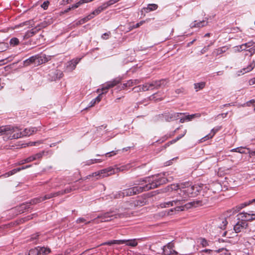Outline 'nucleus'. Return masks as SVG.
<instances>
[{
    "label": "nucleus",
    "instance_id": "nucleus-56",
    "mask_svg": "<svg viewBox=\"0 0 255 255\" xmlns=\"http://www.w3.org/2000/svg\"><path fill=\"white\" fill-rule=\"evenodd\" d=\"M38 236L39 235L38 234L33 235L30 239L31 241H34L36 240L38 237Z\"/></svg>",
    "mask_w": 255,
    "mask_h": 255
},
{
    "label": "nucleus",
    "instance_id": "nucleus-13",
    "mask_svg": "<svg viewBox=\"0 0 255 255\" xmlns=\"http://www.w3.org/2000/svg\"><path fill=\"white\" fill-rule=\"evenodd\" d=\"M255 67V62L253 61L247 68H243L241 71L237 72V75L240 76L241 74H244L245 73L248 72L252 70Z\"/></svg>",
    "mask_w": 255,
    "mask_h": 255
},
{
    "label": "nucleus",
    "instance_id": "nucleus-48",
    "mask_svg": "<svg viewBox=\"0 0 255 255\" xmlns=\"http://www.w3.org/2000/svg\"><path fill=\"white\" fill-rule=\"evenodd\" d=\"M105 93V91H103L102 93L100 94L97 97H96L95 99H94L95 100V101L97 102V103H99L101 100V99H102V95L103 94H104Z\"/></svg>",
    "mask_w": 255,
    "mask_h": 255
},
{
    "label": "nucleus",
    "instance_id": "nucleus-2",
    "mask_svg": "<svg viewBox=\"0 0 255 255\" xmlns=\"http://www.w3.org/2000/svg\"><path fill=\"white\" fill-rule=\"evenodd\" d=\"M167 182V179L164 176H152L151 177H146L138 181V183L135 184L137 186L124 190L123 192H120L118 194L114 195V198H118L139 194L142 192L157 188L160 185L165 184Z\"/></svg>",
    "mask_w": 255,
    "mask_h": 255
},
{
    "label": "nucleus",
    "instance_id": "nucleus-42",
    "mask_svg": "<svg viewBox=\"0 0 255 255\" xmlns=\"http://www.w3.org/2000/svg\"><path fill=\"white\" fill-rule=\"evenodd\" d=\"M246 148L245 147H240L238 148V152H239L240 153H247V152H246Z\"/></svg>",
    "mask_w": 255,
    "mask_h": 255
},
{
    "label": "nucleus",
    "instance_id": "nucleus-12",
    "mask_svg": "<svg viewBox=\"0 0 255 255\" xmlns=\"http://www.w3.org/2000/svg\"><path fill=\"white\" fill-rule=\"evenodd\" d=\"M53 198L52 193H50L49 194L45 195L43 197H40L39 198H35L32 200L30 202V204H36L38 203H39L41 201H44L47 199H49Z\"/></svg>",
    "mask_w": 255,
    "mask_h": 255
},
{
    "label": "nucleus",
    "instance_id": "nucleus-21",
    "mask_svg": "<svg viewBox=\"0 0 255 255\" xmlns=\"http://www.w3.org/2000/svg\"><path fill=\"white\" fill-rule=\"evenodd\" d=\"M205 85L206 83L204 82L195 83L194 84V89L196 92H198L200 90H202L205 87Z\"/></svg>",
    "mask_w": 255,
    "mask_h": 255
},
{
    "label": "nucleus",
    "instance_id": "nucleus-46",
    "mask_svg": "<svg viewBox=\"0 0 255 255\" xmlns=\"http://www.w3.org/2000/svg\"><path fill=\"white\" fill-rule=\"evenodd\" d=\"M173 244L171 243H168L167 245L164 246L163 247H166V249H169V250H172V248H173Z\"/></svg>",
    "mask_w": 255,
    "mask_h": 255
},
{
    "label": "nucleus",
    "instance_id": "nucleus-31",
    "mask_svg": "<svg viewBox=\"0 0 255 255\" xmlns=\"http://www.w3.org/2000/svg\"><path fill=\"white\" fill-rule=\"evenodd\" d=\"M19 43V40L15 37L11 38L10 40V44L11 45L15 46Z\"/></svg>",
    "mask_w": 255,
    "mask_h": 255
},
{
    "label": "nucleus",
    "instance_id": "nucleus-35",
    "mask_svg": "<svg viewBox=\"0 0 255 255\" xmlns=\"http://www.w3.org/2000/svg\"><path fill=\"white\" fill-rule=\"evenodd\" d=\"M113 244H123L126 243L127 242L126 240H113Z\"/></svg>",
    "mask_w": 255,
    "mask_h": 255
},
{
    "label": "nucleus",
    "instance_id": "nucleus-4",
    "mask_svg": "<svg viewBox=\"0 0 255 255\" xmlns=\"http://www.w3.org/2000/svg\"><path fill=\"white\" fill-rule=\"evenodd\" d=\"M237 216L239 221L234 227V230L236 233H240L247 228L248 227L247 221L255 220V213H248L243 212L239 214Z\"/></svg>",
    "mask_w": 255,
    "mask_h": 255
},
{
    "label": "nucleus",
    "instance_id": "nucleus-20",
    "mask_svg": "<svg viewBox=\"0 0 255 255\" xmlns=\"http://www.w3.org/2000/svg\"><path fill=\"white\" fill-rule=\"evenodd\" d=\"M207 23V22H206L205 21L203 20L202 21H200L197 22L196 21H195L193 23L191 24V27H203L206 25Z\"/></svg>",
    "mask_w": 255,
    "mask_h": 255
},
{
    "label": "nucleus",
    "instance_id": "nucleus-38",
    "mask_svg": "<svg viewBox=\"0 0 255 255\" xmlns=\"http://www.w3.org/2000/svg\"><path fill=\"white\" fill-rule=\"evenodd\" d=\"M213 44V43H211V44L210 45H208V46H205L201 51V53L202 54H204L205 53V52H206L208 50H209V47L211 45H212Z\"/></svg>",
    "mask_w": 255,
    "mask_h": 255
},
{
    "label": "nucleus",
    "instance_id": "nucleus-14",
    "mask_svg": "<svg viewBox=\"0 0 255 255\" xmlns=\"http://www.w3.org/2000/svg\"><path fill=\"white\" fill-rule=\"evenodd\" d=\"M155 89H158L161 87H163L166 86L167 83V81L166 79H161L158 81H153Z\"/></svg>",
    "mask_w": 255,
    "mask_h": 255
},
{
    "label": "nucleus",
    "instance_id": "nucleus-19",
    "mask_svg": "<svg viewBox=\"0 0 255 255\" xmlns=\"http://www.w3.org/2000/svg\"><path fill=\"white\" fill-rule=\"evenodd\" d=\"M39 251V255H45L51 252L49 248L45 247H37Z\"/></svg>",
    "mask_w": 255,
    "mask_h": 255
},
{
    "label": "nucleus",
    "instance_id": "nucleus-64",
    "mask_svg": "<svg viewBox=\"0 0 255 255\" xmlns=\"http://www.w3.org/2000/svg\"><path fill=\"white\" fill-rule=\"evenodd\" d=\"M251 49L252 50H250V52H252L253 50L254 53L255 52V45Z\"/></svg>",
    "mask_w": 255,
    "mask_h": 255
},
{
    "label": "nucleus",
    "instance_id": "nucleus-55",
    "mask_svg": "<svg viewBox=\"0 0 255 255\" xmlns=\"http://www.w3.org/2000/svg\"><path fill=\"white\" fill-rule=\"evenodd\" d=\"M248 206V204H247V202H245V203H244L241 204L240 205V206L239 207V208L240 209H242V208H244V207H246V206Z\"/></svg>",
    "mask_w": 255,
    "mask_h": 255
},
{
    "label": "nucleus",
    "instance_id": "nucleus-15",
    "mask_svg": "<svg viewBox=\"0 0 255 255\" xmlns=\"http://www.w3.org/2000/svg\"><path fill=\"white\" fill-rule=\"evenodd\" d=\"M228 47H227L226 46H224L221 48L216 49L213 51L212 55L214 56H217L225 52L228 50Z\"/></svg>",
    "mask_w": 255,
    "mask_h": 255
},
{
    "label": "nucleus",
    "instance_id": "nucleus-23",
    "mask_svg": "<svg viewBox=\"0 0 255 255\" xmlns=\"http://www.w3.org/2000/svg\"><path fill=\"white\" fill-rule=\"evenodd\" d=\"M157 7L158 5L156 4H149L147 7L144 8V9L146 10V12H148L149 11L156 10Z\"/></svg>",
    "mask_w": 255,
    "mask_h": 255
},
{
    "label": "nucleus",
    "instance_id": "nucleus-49",
    "mask_svg": "<svg viewBox=\"0 0 255 255\" xmlns=\"http://www.w3.org/2000/svg\"><path fill=\"white\" fill-rule=\"evenodd\" d=\"M72 190V189L71 187L67 188L64 190H62L63 194H65L68 193L70 192Z\"/></svg>",
    "mask_w": 255,
    "mask_h": 255
},
{
    "label": "nucleus",
    "instance_id": "nucleus-41",
    "mask_svg": "<svg viewBox=\"0 0 255 255\" xmlns=\"http://www.w3.org/2000/svg\"><path fill=\"white\" fill-rule=\"evenodd\" d=\"M49 4V2L48 1H44L41 5V7L44 9H46L48 6V5Z\"/></svg>",
    "mask_w": 255,
    "mask_h": 255
},
{
    "label": "nucleus",
    "instance_id": "nucleus-28",
    "mask_svg": "<svg viewBox=\"0 0 255 255\" xmlns=\"http://www.w3.org/2000/svg\"><path fill=\"white\" fill-rule=\"evenodd\" d=\"M87 0H80L79 2H78L77 3H76V4L73 5L72 6V8H73V9L74 8H77L81 4L84 3H86V2H89L88 1H87Z\"/></svg>",
    "mask_w": 255,
    "mask_h": 255
},
{
    "label": "nucleus",
    "instance_id": "nucleus-9",
    "mask_svg": "<svg viewBox=\"0 0 255 255\" xmlns=\"http://www.w3.org/2000/svg\"><path fill=\"white\" fill-rule=\"evenodd\" d=\"M120 82H121V79H119V78L115 79L112 81L108 82L106 84V85L105 87H103L101 90L102 91H105V93H107V90L109 89L114 87V86H115L116 85H117Z\"/></svg>",
    "mask_w": 255,
    "mask_h": 255
},
{
    "label": "nucleus",
    "instance_id": "nucleus-27",
    "mask_svg": "<svg viewBox=\"0 0 255 255\" xmlns=\"http://www.w3.org/2000/svg\"><path fill=\"white\" fill-rule=\"evenodd\" d=\"M140 83L139 80H130L128 81V87L132 86L134 85H136Z\"/></svg>",
    "mask_w": 255,
    "mask_h": 255
},
{
    "label": "nucleus",
    "instance_id": "nucleus-7",
    "mask_svg": "<svg viewBox=\"0 0 255 255\" xmlns=\"http://www.w3.org/2000/svg\"><path fill=\"white\" fill-rule=\"evenodd\" d=\"M43 57L45 58V56H39V55H35L31 56L29 58L24 60L23 61V65L24 66H27L30 65L32 63H36V61H37V62L38 63H40V62L41 63L45 62L46 60L44 59V60L42 59V58Z\"/></svg>",
    "mask_w": 255,
    "mask_h": 255
},
{
    "label": "nucleus",
    "instance_id": "nucleus-43",
    "mask_svg": "<svg viewBox=\"0 0 255 255\" xmlns=\"http://www.w3.org/2000/svg\"><path fill=\"white\" fill-rule=\"evenodd\" d=\"M80 59H76L74 61H71V64H73L72 69H74L76 67V65L79 63Z\"/></svg>",
    "mask_w": 255,
    "mask_h": 255
},
{
    "label": "nucleus",
    "instance_id": "nucleus-45",
    "mask_svg": "<svg viewBox=\"0 0 255 255\" xmlns=\"http://www.w3.org/2000/svg\"><path fill=\"white\" fill-rule=\"evenodd\" d=\"M141 88H142V85H139V86L134 87L132 89V90H134L135 92H141Z\"/></svg>",
    "mask_w": 255,
    "mask_h": 255
},
{
    "label": "nucleus",
    "instance_id": "nucleus-25",
    "mask_svg": "<svg viewBox=\"0 0 255 255\" xmlns=\"http://www.w3.org/2000/svg\"><path fill=\"white\" fill-rule=\"evenodd\" d=\"M126 245L127 246H129L131 247H135L137 245V242H136L135 239L130 240H126Z\"/></svg>",
    "mask_w": 255,
    "mask_h": 255
},
{
    "label": "nucleus",
    "instance_id": "nucleus-10",
    "mask_svg": "<svg viewBox=\"0 0 255 255\" xmlns=\"http://www.w3.org/2000/svg\"><path fill=\"white\" fill-rule=\"evenodd\" d=\"M183 114L181 113H172L165 114L163 116L167 122H171L178 119L179 115Z\"/></svg>",
    "mask_w": 255,
    "mask_h": 255
},
{
    "label": "nucleus",
    "instance_id": "nucleus-47",
    "mask_svg": "<svg viewBox=\"0 0 255 255\" xmlns=\"http://www.w3.org/2000/svg\"><path fill=\"white\" fill-rule=\"evenodd\" d=\"M63 195V193H62V191H60L52 193L53 197H57V196H61V195Z\"/></svg>",
    "mask_w": 255,
    "mask_h": 255
},
{
    "label": "nucleus",
    "instance_id": "nucleus-18",
    "mask_svg": "<svg viewBox=\"0 0 255 255\" xmlns=\"http://www.w3.org/2000/svg\"><path fill=\"white\" fill-rule=\"evenodd\" d=\"M218 226L219 228L224 230L228 224V221L226 218H220L218 220Z\"/></svg>",
    "mask_w": 255,
    "mask_h": 255
},
{
    "label": "nucleus",
    "instance_id": "nucleus-58",
    "mask_svg": "<svg viewBox=\"0 0 255 255\" xmlns=\"http://www.w3.org/2000/svg\"><path fill=\"white\" fill-rule=\"evenodd\" d=\"M30 166H31V165H26V166H22V167H21V168H18V169H20V170H21L25 169H26V168H28V167H30Z\"/></svg>",
    "mask_w": 255,
    "mask_h": 255
},
{
    "label": "nucleus",
    "instance_id": "nucleus-57",
    "mask_svg": "<svg viewBox=\"0 0 255 255\" xmlns=\"http://www.w3.org/2000/svg\"><path fill=\"white\" fill-rule=\"evenodd\" d=\"M97 103L95 99H93L90 103L91 104V105H90V107H93L94 106L96 103Z\"/></svg>",
    "mask_w": 255,
    "mask_h": 255
},
{
    "label": "nucleus",
    "instance_id": "nucleus-36",
    "mask_svg": "<svg viewBox=\"0 0 255 255\" xmlns=\"http://www.w3.org/2000/svg\"><path fill=\"white\" fill-rule=\"evenodd\" d=\"M43 143V141L42 140H39L35 142H30L28 143H27L28 146H33V145H36L37 144H39Z\"/></svg>",
    "mask_w": 255,
    "mask_h": 255
},
{
    "label": "nucleus",
    "instance_id": "nucleus-61",
    "mask_svg": "<svg viewBox=\"0 0 255 255\" xmlns=\"http://www.w3.org/2000/svg\"><path fill=\"white\" fill-rule=\"evenodd\" d=\"M26 163V162H24V160H21V161H19V162L17 163V164H18V165H21V164H24V163Z\"/></svg>",
    "mask_w": 255,
    "mask_h": 255
},
{
    "label": "nucleus",
    "instance_id": "nucleus-6",
    "mask_svg": "<svg viewBox=\"0 0 255 255\" xmlns=\"http://www.w3.org/2000/svg\"><path fill=\"white\" fill-rule=\"evenodd\" d=\"M105 9V7H104V6L103 4L102 5L98 7L97 9L94 10L91 14L80 20L78 21V22H77V24H82L85 23L86 22L93 18L95 16L99 14L100 12H101L103 10H104Z\"/></svg>",
    "mask_w": 255,
    "mask_h": 255
},
{
    "label": "nucleus",
    "instance_id": "nucleus-59",
    "mask_svg": "<svg viewBox=\"0 0 255 255\" xmlns=\"http://www.w3.org/2000/svg\"><path fill=\"white\" fill-rule=\"evenodd\" d=\"M187 121L186 119H185V117L184 118H181L180 120V123H184L185 121Z\"/></svg>",
    "mask_w": 255,
    "mask_h": 255
},
{
    "label": "nucleus",
    "instance_id": "nucleus-50",
    "mask_svg": "<svg viewBox=\"0 0 255 255\" xmlns=\"http://www.w3.org/2000/svg\"><path fill=\"white\" fill-rule=\"evenodd\" d=\"M19 171H20V169H18V168H16V169H14L12 170L11 171H10L9 172H8V174L12 175Z\"/></svg>",
    "mask_w": 255,
    "mask_h": 255
},
{
    "label": "nucleus",
    "instance_id": "nucleus-22",
    "mask_svg": "<svg viewBox=\"0 0 255 255\" xmlns=\"http://www.w3.org/2000/svg\"><path fill=\"white\" fill-rule=\"evenodd\" d=\"M218 130L219 128H213L211 130V133L204 137L202 139H204V141H205L206 140L212 138Z\"/></svg>",
    "mask_w": 255,
    "mask_h": 255
},
{
    "label": "nucleus",
    "instance_id": "nucleus-8",
    "mask_svg": "<svg viewBox=\"0 0 255 255\" xmlns=\"http://www.w3.org/2000/svg\"><path fill=\"white\" fill-rule=\"evenodd\" d=\"M49 24L50 23L47 22V21H44L40 23L39 24L36 26L34 28L31 29L29 32V33L31 34V36H32L39 30H40L41 28L47 27Z\"/></svg>",
    "mask_w": 255,
    "mask_h": 255
},
{
    "label": "nucleus",
    "instance_id": "nucleus-52",
    "mask_svg": "<svg viewBox=\"0 0 255 255\" xmlns=\"http://www.w3.org/2000/svg\"><path fill=\"white\" fill-rule=\"evenodd\" d=\"M247 150H248V153L250 154V156L255 155V151H251L250 148H247Z\"/></svg>",
    "mask_w": 255,
    "mask_h": 255
},
{
    "label": "nucleus",
    "instance_id": "nucleus-34",
    "mask_svg": "<svg viewBox=\"0 0 255 255\" xmlns=\"http://www.w3.org/2000/svg\"><path fill=\"white\" fill-rule=\"evenodd\" d=\"M116 3L114 1V0H110L108 2L105 3L103 4V5L104 7H105V8H107L109 6L112 5Z\"/></svg>",
    "mask_w": 255,
    "mask_h": 255
},
{
    "label": "nucleus",
    "instance_id": "nucleus-60",
    "mask_svg": "<svg viewBox=\"0 0 255 255\" xmlns=\"http://www.w3.org/2000/svg\"><path fill=\"white\" fill-rule=\"evenodd\" d=\"M255 202V200L253 199L252 200H250L249 202H247L248 205H250V204H251L252 203H253Z\"/></svg>",
    "mask_w": 255,
    "mask_h": 255
},
{
    "label": "nucleus",
    "instance_id": "nucleus-16",
    "mask_svg": "<svg viewBox=\"0 0 255 255\" xmlns=\"http://www.w3.org/2000/svg\"><path fill=\"white\" fill-rule=\"evenodd\" d=\"M114 216L111 213H106L101 216H98V218H101L102 222H108L112 220V218Z\"/></svg>",
    "mask_w": 255,
    "mask_h": 255
},
{
    "label": "nucleus",
    "instance_id": "nucleus-54",
    "mask_svg": "<svg viewBox=\"0 0 255 255\" xmlns=\"http://www.w3.org/2000/svg\"><path fill=\"white\" fill-rule=\"evenodd\" d=\"M85 221H86V220L85 219H84L83 218H80L77 219V223H83Z\"/></svg>",
    "mask_w": 255,
    "mask_h": 255
},
{
    "label": "nucleus",
    "instance_id": "nucleus-11",
    "mask_svg": "<svg viewBox=\"0 0 255 255\" xmlns=\"http://www.w3.org/2000/svg\"><path fill=\"white\" fill-rule=\"evenodd\" d=\"M49 76L51 78V80H56L62 77L63 73L59 70H54L51 71L49 73Z\"/></svg>",
    "mask_w": 255,
    "mask_h": 255
},
{
    "label": "nucleus",
    "instance_id": "nucleus-39",
    "mask_svg": "<svg viewBox=\"0 0 255 255\" xmlns=\"http://www.w3.org/2000/svg\"><path fill=\"white\" fill-rule=\"evenodd\" d=\"M35 160V158L34 157V156L32 155V156H31L26 159H24V162H30L33 160Z\"/></svg>",
    "mask_w": 255,
    "mask_h": 255
},
{
    "label": "nucleus",
    "instance_id": "nucleus-26",
    "mask_svg": "<svg viewBox=\"0 0 255 255\" xmlns=\"http://www.w3.org/2000/svg\"><path fill=\"white\" fill-rule=\"evenodd\" d=\"M251 46L250 43H245L240 46V47H237L238 51H243L246 49V48Z\"/></svg>",
    "mask_w": 255,
    "mask_h": 255
},
{
    "label": "nucleus",
    "instance_id": "nucleus-24",
    "mask_svg": "<svg viewBox=\"0 0 255 255\" xmlns=\"http://www.w3.org/2000/svg\"><path fill=\"white\" fill-rule=\"evenodd\" d=\"M163 254L165 255H170L172 254H174L175 255L177 254V253L174 250H169L168 249H166V247H163L162 249Z\"/></svg>",
    "mask_w": 255,
    "mask_h": 255
},
{
    "label": "nucleus",
    "instance_id": "nucleus-17",
    "mask_svg": "<svg viewBox=\"0 0 255 255\" xmlns=\"http://www.w3.org/2000/svg\"><path fill=\"white\" fill-rule=\"evenodd\" d=\"M142 91H147L149 90H152L155 89L153 82L151 83H146L142 85Z\"/></svg>",
    "mask_w": 255,
    "mask_h": 255
},
{
    "label": "nucleus",
    "instance_id": "nucleus-51",
    "mask_svg": "<svg viewBox=\"0 0 255 255\" xmlns=\"http://www.w3.org/2000/svg\"><path fill=\"white\" fill-rule=\"evenodd\" d=\"M112 245H113V240L112 241H108V242H105V243H103L101 245H109V246H111Z\"/></svg>",
    "mask_w": 255,
    "mask_h": 255
},
{
    "label": "nucleus",
    "instance_id": "nucleus-3",
    "mask_svg": "<svg viewBox=\"0 0 255 255\" xmlns=\"http://www.w3.org/2000/svg\"><path fill=\"white\" fill-rule=\"evenodd\" d=\"M36 128H25L22 131L17 127L10 125L0 126V136L5 135L7 139H17L25 136H30L36 132Z\"/></svg>",
    "mask_w": 255,
    "mask_h": 255
},
{
    "label": "nucleus",
    "instance_id": "nucleus-33",
    "mask_svg": "<svg viewBox=\"0 0 255 255\" xmlns=\"http://www.w3.org/2000/svg\"><path fill=\"white\" fill-rule=\"evenodd\" d=\"M44 151H43L42 152H40L39 153H36L35 155H34L33 156H34V157L35 158V160L41 158L43 156V155H44Z\"/></svg>",
    "mask_w": 255,
    "mask_h": 255
},
{
    "label": "nucleus",
    "instance_id": "nucleus-5",
    "mask_svg": "<svg viewBox=\"0 0 255 255\" xmlns=\"http://www.w3.org/2000/svg\"><path fill=\"white\" fill-rule=\"evenodd\" d=\"M130 165L128 164L125 166H122L120 167L113 168L112 167H109L107 168H105L99 171L94 173L92 176H99L100 177L103 178L118 173L120 171L128 170L130 168Z\"/></svg>",
    "mask_w": 255,
    "mask_h": 255
},
{
    "label": "nucleus",
    "instance_id": "nucleus-32",
    "mask_svg": "<svg viewBox=\"0 0 255 255\" xmlns=\"http://www.w3.org/2000/svg\"><path fill=\"white\" fill-rule=\"evenodd\" d=\"M8 48L7 44L5 43H0V52L5 51Z\"/></svg>",
    "mask_w": 255,
    "mask_h": 255
},
{
    "label": "nucleus",
    "instance_id": "nucleus-53",
    "mask_svg": "<svg viewBox=\"0 0 255 255\" xmlns=\"http://www.w3.org/2000/svg\"><path fill=\"white\" fill-rule=\"evenodd\" d=\"M255 103V99L251 100L246 103V105L247 106H250L251 104H254Z\"/></svg>",
    "mask_w": 255,
    "mask_h": 255
},
{
    "label": "nucleus",
    "instance_id": "nucleus-44",
    "mask_svg": "<svg viewBox=\"0 0 255 255\" xmlns=\"http://www.w3.org/2000/svg\"><path fill=\"white\" fill-rule=\"evenodd\" d=\"M111 34L110 32L105 33L102 35V38L104 39H107L109 38L110 35Z\"/></svg>",
    "mask_w": 255,
    "mask_h": 255
},
{
    "label": "nucleus",
    "instance_id": "nucleus-30",
    "mask_svg": "<svg viewBox=\"0 0 255 255\" xmlns=\"http://www.w3.org/2000/svg\"><path fill=\"white\" fill-rule=\"evenodd\" d=\"M28 255H39V251L37 247L30 250L29 252Z\"/></svg>",
    "mask_w": 255,
    "mask_h": 255
},
{
    "label": "nucleus",
    "instance_id": "nucleus-62",
    "mask_svg": "<svg viewBox=\"0 0 255 255\" xmlns=\"http://www.w3.org/2000/svg\"><path fill=\"white\" fill-rule=\"evenodd\" d=\"M238 148H239V147H237V148H236L232 149L231 150V151H232V152H238Z\"/></svg>",
    "mask_w": 255,
    "mask_h": 255
},
{
    "label": "nucleus",
    "instance_id": "nucleus-37",
    "mask_svg": "<svg viewBox=\"0 0 255 255\" xmlns=\"http://www.w3.org/2000/svg\"><path fill=\"white\" fill-rule=\"evenodd\" d=\"M102 160L99 159H92L91 160H89L87 162V164L90 165L95 163H98L101 162Z\"/></svg>",
    "mask_w": 255,
    "mask_h": 255
},
{
    "label": "nucleus",
    "instance_id": "nucleus-63",
    "mask_svg": "<svg viewBox=\"0 0 255 255\" xmlns=\"http://www.w3.org/2000/svg\"><path fill=\"white\" fill-rule=\"evenodd\" d=\"M144 22H145V21L143 20V21H140L139 22H138V23H139V25L140 26V25H142Z\"/></svg>",
    "mask_w": 255,
    "mask_h": 255
},
{
    "label": "nucleus",
    "instance_id": "nucleus-1",
    "mask_svg": "<svg viewBox=\"0 0 255 255\" xmlns=\"http://www.w3.org/2000/svg\"><path fill=\"white\" fill-rule=\"evenodd\" d=\"M166 189L167 191L177 190L179 198L172 201L161 203L160 204L161 208L177 205V206L176 208L171 209L170 211L173 212L174 210L179 211H183L184 208L189 209L192 207H197L200 204V201H196L189 202L183 206L188 197H194L198 194V193L201 190L200 186L188 185L179 188L178 185L171 184L170 186H167Z\"/></svg>",
    "mask_w": 255,
    "mask_h": 255
},
{
    "label": "nucleus",
    "instance_id": "nucleus-29",
    "mask_svg": "<svg viewBox=\"0 0 255 255\" xmlns=\"http://www.w3.org/2000/svg\"><path fill=\"white\" fill-rule=\"evenodd\" d=\"M200 115L198 114H192L185 116V119L187 121H191L195 117H199Z\"/></svg>",
    "mask_w": 255,
    "mask_h": 255
},
{
    "label": "nucleus",
    "instance_id": "nucleus-40",
    "mask_svg": "<svg viewBox=\"0 0 255 255\" xmlns=\"http://www.w3.org/2000/svg\"><path fill=\"white\" fill-rule=\"evenodd\" d=\"M117 151H112L111 152L107 153L106 156L107 157H112V156L117 154Z\"/></svg>",
    "mask_w": 255,
    "mask_h": 255
}]
</instances>
